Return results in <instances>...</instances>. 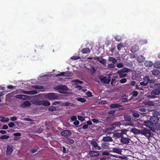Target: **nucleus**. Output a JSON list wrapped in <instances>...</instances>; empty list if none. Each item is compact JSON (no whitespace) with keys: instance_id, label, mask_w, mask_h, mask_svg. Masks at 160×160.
<instances>
[{"instance_id":"obj_8","label":"nucleus","mask_w":160,"mask_h":160,"mask_svg":"<svg viewBox=\"0 0 160 160\" xmlns=\"http://www.w3.org/2000/svg\"><path fill=\"white\" fill-rule=\"evenodd\" d=\"M156 130L160 131V123L157 122L154 123L152 127L151 128V131L153 132H155Z\"/></svg>"},{"instance_id":"obj_15","label":"nucleus","mask_w":160,"mask_h":160,"mask_svg":"<svg viewBox=\"0 0 160 160\" xmlns=\"http://www.w3.org/2000/svg\"><path fill=\"white\" fill-rule=\"evenodd\" d=\"M150 120L152 121L153 124L158 122L159 118L157 117H154V116H151L150 118Z\"/></svg>"},{"instance_id":"obj_52","label":"nucleus","mask_w":160,"mask_h":160,"mask_svg":"<svg viewBox=\"0 0 160 160\" xmlns=\"http://www.w3.org/2000/svg\"><path fill=\"white\" fill-rule=\"evenodd\" d=\"M127 79L126 78H123L122 79H121L120 80L119 82L121 83H125L127 82Z\"/></svg>"},{"instance_id":"obj_53","label":"nucleus","mask_w":160,"mask_h":160,"mask_svg":"<svg viewBox=\"0 0 160 160\" xmlns=\"http://www.w3.org/2000/svg\"><path fill=\"white\" fill-rule=\"evenodd\" d=\"M90 71L92 74H93L95 72L96 70L93 67H91L90 69Z\"/></svg>"},{"instance_id":"obj_40","label":"nucleus","mask_w":160,"mask_h":160,"mask_svg":"<svg viewBox=\"0 0 160 160\" xmlns=\"http://www.w3.org/2000/svg\"><path fill=\"white\" fill-rule=\"evenodd\" d=\"M33 87L37 89H41L43 88V86L38 85L34 86Z\"/></svg>"},{"instance_id":"obj_41","label":"nucleus","mask_w":160,"mask_h":160,"mask_svg":"<svg viewBox=\"0 0 160 160\" xmlns=\"http://www.w3.org/2000/svg\"><path fill=\"white\" fill-rule=\"evenodd\" d=\"M77 100L78 101L82 103L86 101L85 99L82 98H78Z\"/></svg>"},{"instance_id":"obj_18","label":"nucleus","mask_w":160,"mask_h":160,"mask_svg":"<svg viewBox=\"0 0 160 160\" xmlns=\"http://www.w3.org/2000/svg\"><path fill=\"white\" fill-rule=\"evenodd\" d=\"M131 131L135 134H140L141 129L138 130L134 128H132Z\"/></svg>"},{"instance_id":"obj_14","label":"nucleus","mask_w":160,"mask_h":160,"mask_svg":"<svg viewBox=\"0 0 160 160\" xmlns=\"http://www.w3.org/2000/svg\"><path fill=\"white\" fill-rule=\"evenodd\" d=\"M139 47L138 45H135L133 46L130 49V51L132 53H134L138 51Z\"/></svg>"},{"instance_id":"obj_44","label":"nucleus","mask_w":160,"mask_h":160,"mask_svg":"<svg viewBox=\"0 0 160 160\" xmlns=\"http://www.w3.org/2000/svg\"><path fill=\"white\" fill-rule=\"evenodd\" d=\"M81 58L79 56H73L71 58V59L74 60H76L78 59H80Z\"/></svg>"},{"instance_id":"obj_11","label":"nucleus","mask_w":160,"mask_h":160,"mask_svg":"<svg viewBox=\"0 0 160 160\" xmlns=\"http://www.w3.org/2000/svg\"><path fill=\"white\" fill-rule=\"evenodd\" d=\"M90 144L93 146L95 149L98 150H100L101 148L98 146V143L94 140H92L90 141Z\"/></svg>"},{"instance_id":"obj_16","label":"nucleus","mask_w":160,"mask_h":160,"mask_svg":"<svg viewBox=\"0 0 160 160\" xmlns=\"http://www.w3.org/2000/svg\"><path fill=\"white\" fill-rule=\"evenodd\" d=\"M143 80L144 81H147L148 83H153L155 82L154 80L150 79V78L148 76H145L143 78Z\"/></svg>"},{"instance_id":"obj_2","label":"nucleus","mask_w":160,"mask_h":160,"mask_svg":"<svg viewBox=\"0 0 160 160\" xmlns=\"http://www.w3.org/2000/svg\"><path fill=\"white\" fill-rule=\"evenodd\" d=\"M32 103L36 105H42L45 106H49L50 105V103L49 102L45 100H34L33 101Z\"/></svg>"},{"instance_id":"obj_4","label":"nucleus","mask_w":160,"mask_h":160,"mask_svg":"<svg viewBox=\"0 0 160 160\" xmlns=\"http://www.w3.org/2000/svg\"><path fill=\"white\" fill-rule=\"evenodd\" d=\"M99 79L101 82L107 84L109 83L111 80V78L110 76H108L107 78L106 77L100 75L99 77Z\"/></svg>"},{"instance_id":"obj_13","label":"nucleus","mask_w":160,"mask_h":160,"mask_svg":"<svg viewBox=\"0 0 160 160\" xmlns=\"http://www.w3.org/2000/svg\"><path fill=\"white\" fill-rule=\"evenodd\" d=\"M130 139L127 138H124L123 136L120 139L121 142L124 144H128L129 142Z\"/></svg>"},{"instance_id":"obj_43","label":"nucleus","mask_w":160,"mask_h":160,"mask_svg":"<svg viewBox=\"0 0 160 160\" xmlns=\"http://www.w3.org/2000/svg\"><path fill=\"white\" fill-rule=\"evenodd\" d=\"M122 47L123 44L122 43H119L117 45V49L119 50H120L121 49V48Z\"/></svg>"},{"instance_id":"obj_55","label":"nucleus","mask_w":160,"mask_h":160,"mask_svg":"<svg viewBox=\"0 0 160 160\" xmlns=\"http://www.w3.org/2000/svg\"><path fill=\"white\" fill-rule=\"evenodd\" d=\"M78 119L79 120L82 122H83L84 120L85 119L83 117L81 116H78Z\"/></svg>"},{"instance_id":"obj_47","label":"nucleus","mask_w":160,"mask_h":160,"mask_svg":"<svg viewBox=\"0 0 160 160\" xmlns=\"http://www.w3.org/2000/svg\"><path fill=\"white\" fill-rule=\"evenodd\" d=\"M115 127H114V126H112L111 125V127H110V128H107L106 129L108 131H112V130H114L115 129Z\"/></svg>"},{"instance_id":"obj_32","label":"nucleus","mask_w":160,"mask_h":160,"mask_svg":"<svg viewBox=\"0 0 160 160\" xmlns=\"http://www.w3.org/2000/svg\"><path fill=\"white\" fill-rule=\"evenodd\" d=\"M154 67L157 68H160V62L157 61L153 64Z\"/></svg>"},{"instance_id":"obj_26","label":"nucleus","mask_w":160,"mask_h":160,"mask_svg":"<svg viewBox=\"0 0 160 160\" xmlns=\"http://www.w3.org/2000/svg\"><path fill=\"white\" fill-rule=\"evenodd\" d=\"M25 93L28 94H36L38 93V91L37 90L26 91Z\"/></svg>"},{"instance_id":"obj_33","label":"nucleus","mask_w":160,"mask_h":160,"mask_svg":"<svg viewBox=\"0 0 160 160\" xmlns=\"http://www.w3.org/2000/svg\"><path fill=\"white\" fill-rule=\"evenodd\" d=\"M130 69L129 68H123L122 69H121L119 71L123 72H128L130 71Z\"/></svg>"},{"instance_id":"obj_10","label":"nucleus","mask_w":160,"mask_h":160,"mask_svg":"<svg viewBox=\"0 0 160 160\" xmlns=\"http://www.w3.org/2000/svg\"><path fill=\"white\" fill-rule=\"evenodd\" d=\"M88 154L92 158L97 157L99 156V153L97 151H91L89 152Z\"/></svg>"},{"instance_id":"obj_21","label":"nucleus","mask_w":160,"mask_h":160,"mask_svg":"<svg viewBox=\"0 0 160 160\" xmlns=\"http://www.w3.org/2000/svg\"><path fill=\"white\" fill-rule=\"evenodd\" d=\"M102 140L105 142L112 141V138L110 136H107L103 137Z\"/></svg>"},{"instance_id":"obj_6","label":"nucleus","mask_w":160,"mask_h":160,"mask_svg":"<svg viewBox=\"0 0 160 160\" xmlns=\"http://www.w3.org/2000/svg\"><path fill=\"white\" fill-rule=\"evenodd\" d=\"M46 97L49 99H57L58 97L55 93H49L46 95Z\"/></svg>"},{"instance_id":"obj_34","label":"nucleus","mask_w":160,"mask_h":160,"mask_svg":"<svg viewBox=\"0 0 160 160\" xmlns=\"http://www.w3.org/2000/svg\"><path fill=\"white\" fill-rule=\"evenodd\" d=\"M124 118L125 121L130 122L131 120L130 116L127 115H124Z\"/></svg>"},{"instance_id":"obj_54","label":"nucleus","mask_w":160,"mask_h":160,"mask_svg":"<svg viewBox=\"0 0 160 160\" xmlns=\"http://www.w3.org/2000/svg\"><path fill=\"white\" fill-rule=\"evenodd\" d=\"M148 83L147 81H143V82H140V84L143 86H146L148 85Z\"/></svg>"},{"instance_id":"obj_28","label":"nucleus","mask_w":160,"mask_h":160,"mask_svg":"<svg viewBox=\"0 0 160 160\" xmlns=\"http://www.w3.org/2000/svg\"><path fill=\"white\" fill-rule=\"evenodd\" d=\"M81 51L83 53L87 54L90 52V50L89 48H86L82 49Z\"/></svg>"},{"instance_id":"obj_63","label":"nucleus","mask_w":160,"mask_h":160,"mask_svg":"<svg viewBox=\"0 0 160 160\" xmlns=\"http://www.w3.org/2000/svg\"><path fill=\"white\" fill-rule=\"evenodd\" d=\"M71 119L72 121H75L77 119V117L75 116H72L71 117Z\"/></svg>"},{"instance_id":"obj_46","label":"nucleus","mask_w":160,"mask_h":160,"mask_svg":"<svg viewBox=\"0 0 160 160\" xmlns=\"http://www.w3.org/2000/svg\"><path fill=\"white\" fill-rule=\"evenodd\" d=\"M139 111L140 112H146V109L143 107H140L139 108Z\"/></svg>"},{"instance_id":"obj_61","label":"nucleus","mask_w":160,"mask_h":160,"mask_svg":"<svg viewBox=\"0 0 160 160\" xmlns=\"http://www.w3.org/2000/svg\"><path fill=\"white\" fill-rule=\"evenodd\" d=\"M15 125V124L13 122H10L8 123V126L9 127L12 128L14 127Z\"/></svg>"},{"instance_id":"obj_56","label":"nucleus","mask_w":160,"mask_h":160,"mask_svg":"<svg viewBox=\"0 0 160 160\" xmlns=\"http://www.w3.org/2000/svg\"><path fill=\"white\" fill-rule=\"evenodd\" d=\"M117 67L119 68H121L123 67V64L122 63H118L117 65Z\"/></svg>"},{"instance_id":"obj_20","label":"nucleus","mask_w":160,"mask_h":160,"mask_svg":"<svg viewBox=\"0 0 160 160\" xmlns=\"http://www.w3.org/2000/svg\"><path fill=\"white\" fill-rule=\"evenodd\" d=\"M153 65V62L150 61H146L144 63L145 66L147 67H150Z\"/></svg>"},{"instance_id":"obj_50","label":"nucleus","mask_w":160,"mask_h":160,"mask_svg":"<svg viewBox=\"0 0 160 160\" xmlns=\"http://www.w3.org/2000/svg\"><path fill=\"white\" fill-rule=\"evenodd\" d=\"M66 73H67L66 72H61V73L60 74H57L56 76L57 77H60V76H67L66 75H65V74Z\"/></svg>"},{"instance_id":"obj_5","label":"nucleus","mask_w":160,"mask_h":160,"mask_svg":"<svg viewBox=\"0 0 160 160\" xmlns=\"http://www.w3.org/2000/svg\"><path fill=\"white\" fill-rule=\"evenodd\" d=\"M56 89L59 90L58 92L60 93H64V91L67 90L68 89V87L65 85H60L55 87Z\"/></svg>"},{"instance_id":"obj_38","label":"nucleus","mask_w":160,"mask_h":160,"mask_svg":"<svg viewBox=\"0 0 160 160\" xmlns=\"http://www.w3.org/2000/svg\"><path fill=\"white\" fill-rule=\"evenodd\" d=\"M121 125V123L120 122H117L112 124V126H114V127H119Z\"/></svg>"},{"instance_id":"obj_58","label":"nucleus","mask_w":160,"mask_h":160,"mask_svg":"<svg viewBox=\"0 0 160 160\" xmlns=\"http://www.w3.org/2000/svg\"><path fill=\"white\" fill-rule=\"evenodd\" d=\"M91 120L93 123L96 124L98 123L99 122V121L98 120L95 118L92 119Z\"/></svg>"},{"instance_id":"obj_12","label":"nucleus","mask_w":160,"mask_h":160,"mask_svg":"<svg viewBox=\"0 0 160 160\" xmlns=\"http://www.w3.org/2000/svg\"><path fill=\"white\" fill-rule=\"evenodd\" d=\"M123 130H121L120 132H115L113 133V136L115 138H121L123 136V134H124L123 132Z\"/></svg>"},{"instance_id":"obj_9","label":"nucleus","mask_w":160,"mask_h":160,"mask_svg":"<svg viewBox=\"0 0 160 160\" xmlns=\"http://www.w3.org/2000/svg\"><path fill=\"white\" fill-rule=\"evenodd\" d=\"M71 132L68 130H64L61 132V135L64 137H69L71 135Z\"/></svg>"},{"instance_id":"obj_22","label":"nucleus","mask_w":160,"mask_h":160,"mask_svg":"<svg viewBox=\"0 0 160 160\" xmlns=\"http://www.w3.org/2000/svg\"><path fill=\"white\" fill-rule=\"evenodd\" d=\"M152 116H154V117L160 118V113L158 111H154L152 113Z\"/></svg>"},{"instance_id":"obj_45","label":"nucleus","mask_w":160,"mask_h":160,"mask_svg":"<svg viewBox=\"0 0 160 160\" xmlns=\"http://www.w3.org/2000/svg\"><path fill=\"white\" fill-rule=\"evenodd\" d=\"M99 62L100 63L103 64L104 65H106V60L104 59L103 58L102 60H100Z\"/></svg>"},{"instance_id":"obj_35","label":"nucleus","mask_w":160,"mask_h":160,"mask_svg":"<svg viewBox=\"0 0 160 160\" xmlns=\"http://www.w3.org/2000/svg\"><path fill=\"white\" fill-rule=\"evenodd\" d=\"M30 97L25 95L21 94V99L23 100H29L30 99Z\"/></svg>"},{"instance_id":"obj_42","label":"nucleus","mask_w":160,"mask_h":160,"mask_svg":"<svg viewBox=\"0 0 160 160\" xmlns=\"http://www.w3.org/2000/svg\"><path fill=\"white\" fill-rule=\"evenodd\" d=\"M132 94L133 96L136 97L138 96V92L137 91L134 90L132 92Z\"/></svg>"},{"instance_id":"obj_49","label":"nucleus","mask_w":160,"mask_h":160,"mask_svg":"<svg viewBox=\"0 0 160 160\" xmlns=\"http://www.w3.org/2000/svg\"><path fill=\"white\" fill-rule=\"evenodd\" d=\"M9 136L8 135H4L0 137L1 139H7L9 138Z\"/></svg>"},{"instance_id":"obj_57","label":"nucleus","mask_w":160,"mask_h":160,"mask_svg":"<svg viewBox=\"0 0 160 160\" xmlns=\"http://www.w3.org/2000/svg\"><path fill=\"white\" fill-rule=\"evenodd\" d=\"M67 139H68V142L70 144H72L74 143V141L72 139H71L70 138H67Z\"/></svg>"},{"instance_id":"obj_39","label":"nucleus","mask_w":160,"mask_h":160,"mask_svg":"<svg viewBox=\"0 0 160 160\" xmlns=\"http://www.w3.org/2000/svg\"><path fill=\"white\" fill-rule=\"evenodd\" d=\"M114 38L116 41L118 42L120 41L122 39L121 37L119 35H116L114 37Z\"/></svg>"},{"instance_id":"obj_29","label":"nucleus","mask_w":160,"mask_h":160,"mask_svg":"<svg viewBox=\"0 0 160 160\" xmlns=\"http://www.w3.org/2000/svg\"><path fill=\"white\" fill-rule=\"evenodd\" d=\"M112 151L114 153L120 154L122 152L121 150L118 148H112Z\"/></svg>"},{"instance_id":"obj_19","label":"nucleus","mask_w":160,"mask_h":160,"mask_svg":"<svg viewBox=\"0 0 160 160\" xmlns=\"http://www.w3.org/2000/svg\"><path fill=\"white\" fill-rule=\"evenodd\" d=\"M109 144L108 142H104L101 144L102 148L104 149L108 148L109 147Z\"/></svg>"},{"instance_id":"obj_51","label":"nucleus","mask_w":160,"mask_h":160,"mask_svg":"<svg viewBox=\"0 0 160 160\" xmlns=\"http://www.w3.org/2000/svg\"><path fill=\"white\" fill-rule=\"evenodd\" d=\"M114 64L113 63L109 64L108 65V67L109 68H114L115 66L114 65Z\"/></svg>"},{"instance_id":"obj_36","label":"nucleus","mask_w":160,"mask_h":160,"mask_svg":"<svg viewBox=\"0 0 160 160\" xmlns=\"http://www.w3.org/2000/svg\"><path fill=\"white\" fill-rule=\"evenodd\" d=\"M48 110L52 112L58 110V109L55 107L51 106L49 107Z\"/></svg>"},{"instance_id":"obj_62","label":"nucleus","mask_w":160,"mask_h":160,"mask_svg":"<svg viewBox=\"0 0 160 160\" xmlns=\"http://www.w3.org/2000/svg\"><path fill=\"white\" fill-rule=\"evenodd\" d=\"M10 120L12 121H15L17 120V118L16 117H11Z\"/></svg>"},{"instance_id":"obj_7","label":"nucleus","mask_w":160,"mask_h":160,"mask_svg":"<svg viewBox=\"0 0 160 160\" xmlns=\"http://www.w3.org/2000/svg\"><path fill=\"white\" fill-rule=\"evenodd\" d=\"M154 124L151 120L144 121L143 122V125L146 127L150 128L151 130V128L152 127Z\"/></svg>"},{"instance_id":"obj_17","label":"nucleus","mask_w":160,"mask_h":160,"mask_svg":"<svg viewBox=\"0 0 160 160\" xmlns=\"http://www.w3.org/2000/svg\"><path fill=\"white\" fill-rule=\"evenodd\" d=\"M137 60L138 62L141 63L145 61V58L143 56L140 55L137 58Z\"/></svg>"},{"instance_id":"obj_27","label":"nucleus","mask_w":160,"mask_h":160,"mask_svg":"<svg viewBox=\"0 0 160 160\" xmlns=\"http://www.w3.org/2000/svg\"><path fill=\"white\" fill-rule=\"evenodd\" d=\"M152 74L154 75H157L160 73V71L159 70L154 69L151 71Z\"/></svg>"},{"instance_id":"obj_23","label":"nucleus","mask_w":160,"mask_h":160,"mask_svg":"<svg viewBox=\"0 0 160 160\" xmlns=\"http://www.w3.org/2000/svg\"><path fill=\"white\" fill-rule=\"evenodd\" d=\"M13 151V149L9 146L7 147L6 154L7 155H10Z\"/></svg>"},{"instance_id":"obj_3","label":"nucleus","mask_w":160,"mask_h":160,"mask_svg":"<svg viewBox=\"0 0 160 160\" xmlns=\"http://www.w3.org/2000/svg\"><path fill=\"white\" fill-rule=\"evenodd\" d=\"M140 134L149 138L151 136L152 132L150 130L146 128H144L143 129H141Z\"/></svg>"},{"instance_id":"obj_30","label":"nucleus","mask_w":160,"mask_h":160,"mask_svg":"<svg viewBox=\"0 0 160 160\" xmlns=\"http://www.w3.org/2000/svg\"><path fill=\"white\" fill-rule=\"evenodd\" d=\"M108 61L109 62H112L113 64H116L118 62L117 60L115 58L112 57H109Z\"/></svg>"},{"instance_id":"obj_1","label":"nucleus","mask_w":160,"mask_h":160,"mask_svg":"<svg viewBox=\"0 0 160 160\" xmlns=\"http://www.w3.org/2000/svg\"><path fill=\"white\" fill-rule=\"evenodd\" d=\"M160 94V89L157 88L152 90L150 92V94L148 96V98L149 99L157 98L156 102H158L160 100V98L157 96Z\"/></svg>"},{"instance_id":"obj_24","label":"nucleus","mask_w":160,"mask_h":160,"mask_svg":"<svg viewBox=\"0 0 160 160\" xmlns=\"http://www.w3.org/2000/svg\"><path fill=\"white\" fill-rule=\"evenodd\" d=\"M122 105L116 103H112L110 105V107L112 108L121 107Z\"/></svg>"},{"instance_id":"obj_37","label":"nucleus","mask_w":160,"mask_h":160,"mask_svg":"<svg viewBox=\"0 0 160 160\" xmlns=\"http://www.w3.org/2000/svg\"><path fill=\"white\" fill-rule=\"evenodd\" d=\"M132 115L134 118H138L140 117L139 113L137 112H132Z\"/></svg>"},{"instance_id":"obj_64","label":"nucleus","mask_w":160,"mask_h":160,"mask_svg":"<svg viewBox=\"0 0 160 160\" xmlns=\"http://www.w3.org/2000/svg\"><path fill=\"white\" fill-rule=\"evenodd\" d=\"M73 123L75 125L77 126L79 124V122L78 120H76L73 122Z\"/></svg>"},{"instance_id":"obj_59","label":"nucleus","mask_w":160,"mask_h":160,"mask_svg":"<svg viewBox=\"0 0 160 160\" xmlns=\"http://www.w3.org/2000/svg\"><path fill=\"white\" fill-rule=\"evenodd\" d=\"M102 154L104 156H108L109 155V153L108 152L106 151L103 152L102 153Z\"/></svg>"},{"instance_id":"obj_60","label":"nucleus","mask_w":160,"mask_h":160,"mask_svg":"<svg viewBox=\"0 0 160 160\" xmlns=\"http://www.w3.org/2000/svg\"><path fill=\"white\" fill-rule=\"evenodd\" d=\"M86 95L88 97H91L92 96V93L90 91L88 92H86Z\"/></svg>"},{"instance_id":"obj_31","label":"nucleus","mask_w":160,"mask_h":160,"mask_svg":"<svg viewBox=\"0 0 160 160\" xmlns=\"http://www.w3.org/2000/svg\"><path fill=\"white\" fill-rule=\"evenodd\" d=\"M118 73L119 74V76L121 78L126 77L127 76V74L126 73H124L123 72L120 71H118Z\"/></svg>"},{"instance_id":"obj_48","label":"nucleus","mask_w":160,"mask_h":160,"mask_svg":"<svg viewBox=\"0 0 160 160\" xmlns=\"http://www.w3.org/2000/svg\"><path fill=\"white\" fill-rule=\"evenodd\" d=\"M73 82L75 83H79L80 84H82L83 83V81H82L79 80L78 79L74 80L73 81Z\"/></svg>"},{"instance_id":"obj_25","label":"nucleus","mask_w":160,"mask_h":160,"mask_svg":"<svg viewBox=\"0 0 160 160\" xmlns=\"http://www.w3.org/2000/svg\"><path fill=\"white\" fill-rule=\"evenodd\" d=\"M31 103L30 102L28 101H27L24 102V103L21 105V107H27L30 106Z\"/></svg>"}]
</instances>
